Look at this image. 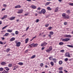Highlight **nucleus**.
<instances>
[{"mask_svg": "<svg viewBox=\"0 0 73 73\" xmlns=\"http://www.w3.org/2000/svg\"><path fill=\"white\" fill-rule=\"evenodd\" d=\"M15 42L16 44V46H17V47H19V46H20V45L21 44V42H18L17 40L15 41Z\"/></svg>", "mask_w": 73, "mask_h": 73, "instance_id": "obj_1", "label": "nucleus"}, {"mask_svg": "<svg viewBox=\"0 0 73 73\" xmlns=\"http://www.w3.org/2000/svg\"><path fill=\"white\" fill-rule=\"evenodd\" d=\"M46 12V10L44 9H43L41 10V11H40L39 12V14H42L43 13V14H44Z\"/></svg>", "mask_w": 73, "mask_h": 73, "instance_id": "obj_2", "label": "nucleus"}, {"mask_svg": "<svg viewBox=\"0 0 73 73\" xmlns=\"http://www.w3.org/2000/svg\"><path fill=\"white\" fill-rule=\"evenodd\" d=\"M38 46V44H35L34 43H33L30 45H29V46H30L31 48V47H32V46L35 47V46Z\"/></svg>", "mask_w": 73, "mask_h": 73, "instance_id": "obj_3", "label": "nucleus"}, {"mask_svg": "<svg viewBox=\"0 0 73 73\" xmlns=\"http://www.w3.org/2000/svg\"><path fill=\"white\" fill-rule=\"evenodd\" d=\"M69 40H70V38H68L63 39L62 40V41H64L65 42H67V41H68Z\"/></svg>", "mask_w": 73, "mask_h": 73, "instance_id": "obj_4", "label": "nucleus"}, {"mask_svg": "<svg viewBox=\"0 0 73 73\" xmlns=\"http://www.w3.org/2000/svg\"><path fill=\"white\" fill-rule=\"evenodd\" d=\"M52 50V46H50L49 48V49L46 50V52L49 53V52H50V51H51Z\"/></svg>", "mask_w": 73, "mask_h": 73, "instance_id": "obj_5", "label": "nucleus"}, {"mask_svg": "<svg viewBox=\"0 0 73 73\" xmlns=\"http://www.w3.org/2000/svg\"><path fill=\"white\" fill-rule=\"evenodd\" d=\"M65 57H70V53L68 52H66L65 53Z\"/></svg>", "mask_w": 73, "mask_h": 73, "instance_id": "obj_6", "label": "nucleus"}, {"mask_svg": "<svg viewBox=\"0 0 73 73\" xmlns=\"http://www.w3.org/2000/svg\"><path fill=\"white\" fill-rule=\"evenodd\" d=\"M23 9H20L17 12V13H22L23 12Z\"/></svg>", "mask_w": 73, "mask_h": 73, "instance_id": "obj_7", "label": "nucleus"}, {"mask_svg": "<svg viewBox=\"0 0 73 73\" xmlns=\"http://www.w3.org/2000/svg\"><path fill=\"white\" fill-rule=\"evenodd\" d=\"M64 37H72V36L70 35H64Z\"/></svg>", "mask_w": 73, "mask_h": 73, "instance_id": "obj_8", "label": "nucleus"}, {"mask_svg": "<svg viewBox=\"0 0 73 73\" xmlns=\"http://www.w3.org/2000/svg\"><path fill=\"white\" fill-rule=\"evenodd\" d=\"M48 43H46V42H44V43L42 44L41 45V46H44V45H47Z\"/></svg>", "mask_w": 73, "mask_h": 73, "instance_id": "obj_9", "label": "nucleus"}, {"mask_svg": "<svg viewBox=\"0 0 73 73\" xmlns=\"http://www.w3.org/2000/svg\"><path fill=\"white\" fill-rule=\"evenodd\" d=\"M1 64L2 65H6L7 64V63H6L5 62H1Z\"/></svg>", "mask_w": 73, "mask_h": 73, "instance_id": "obj_10", "label": "nucleus"}, {"mask_svg": "<svg viewBox=\"0 0 73 73\" xmlns=\"http://www.w3.org/2000/svg\"><path fill=\"white\" fill-rule=\"evenodd\" d=\"M15 18H16V17H11L9 19V20H14V19H15Z\"/></svg>", "mask_w": 73, "mask_h": 73, "instance_id": "obj_11", "label": "nucleus"}, {"mask_svg": "<svg viewBox=\"0 0 73 73\" xmlns=\"http://www.w3.org/2000/svg\"><path fill=\"white\" fill-rule=\"evenodd\" d=\"M15 40V38L14 37L12 38L10 40V41H14Z\"/></svg>", "mask_w": 73, "mask_h": 73, "instance_id": "obj_12", "label": "nucleus"}, {"mask_svg": "<svg viewBox=\"0 0 73 73\" xmlns=\"http://www.w3.org/2000/svg\"><path fill=\"white\" fill-rule=\"evenodd\" d=\"M64 19H69V16L68 15H66V16H65V17H64Z\"/></svg>", "mask_w": 73, "mask_h": 73, "instance_id": "obj_13", "label": "nucleus"}, {"mask_svg": "<svg viewBox=\"0 0 73 73\" xmlns=\"http://www.w3.org/2000/svg\"><path fill=\"white\" fill-rule=\"evenodd\" d=\"M4 68L5 70H7V71H8V70H9V68L8 67H5Z\"/></svg>", "mask_w": 73, "mask_h": 73, "instance_id": "obj_14", "label": "nucleus"}, {"mask_svg": "<svg viewBox=\"0 0 73 73\" xmlns=\"http://www.w3.org/2000/svg\"><path fill=\"white\" fill-rule=\"evenodd\" d=\"M20 7H21V6H20L19 5L16 6L15 7V8H20Z\"/></svg>", "mask_w": 73, "mask_h": 73, "instance_id": "obj_15", "label": "nucleus"}, {"mask_svg": "<svg viewBox=\"0 0 73 73\" xmlns=\"http://www.w3.org/2000/svg\"><path fill=\"white\" fill-rule=\"evenodd\" d=\"M58 11V8L57 7L55 8L54 11L55 12H57Z\"/></svg>", "mask_w": 73, "mask_h": 73, "instance_id": "obj_16", "label": "nucleus"}, {"mask_svg": "<svg viewBox=\"0 0 73 73\" xmlns=\"http://www.w3.org/2000/svg\"><path fill=\"white\" fill-rule=\"evenodd\" d=\"M29 40V39L28 38H27V39H26L25 40V43L26 44H27L28 42V40Z\"/></svg>", "mask_w": 73, "mask_h": 73, "instance_id": "obj_17", "label": "nucleus"}, {"mask_svg": "<svg viewBox=\"0 0 73 73\" xmlns=\"http://www.w3.org/2000/svg\"><path fill=\"white\" fill-rule=\"evenodd\" d=\"M47 9H48V11H50V10H52V9H51L50 8V7H48L47 8Z\"/></svg>", "mask_w": 73, "mask_h": 73, "instance_id": "obj_18", "label": "nucleus"}, {"mask_svg": "<svg viewBox=\"0 0 73 73\" xmlns=\"http://www.w3.org/2000/svg\"><path fill=\"white\" fill-rule=\"evenodd\" d=\"M50 2H47V3H46L45 4V5L46 6L48 5H49V4H50Z\"/></svg>", "mask_w": 73, "mask_h": 73, "instance_id": "obj_19", "label": "nucleus"}, {"mask_svg": "<svg viewBox=\"0 0 73 73\" xmlns=\"http://www.w3.org/2000/svg\"><path fill=\"white\" fill-rule=\"evenodd\" d=\"M49 34L51 35H53L54 34V33L52 31H51L50 32Z\"/></svg>", "mask_w": 73, "mask_h": 73, "instance_id": "obj_20", "label": "nucleus"}, {"mask_svg": "<svg viewBox=\"0 0 73 73\" xmlns=\"http://www.w3.org/2000/svg\"><path fill=\"white\" fill-rule=\"evenodd\" d=\"M59 65H61L62 64V60H60L59 61Z\"/></svg>", "mask_w": 73, "mask_h": 73, "instance_id": "obj_21", "label": "nucleus"}, {"mask_svg": "<svg viewBox=\"0 0 73 73\" xmlns=\"http://www.w3.org/2000/svg\"><path fill=\"white\" fill-rule=\"evenodd\" d=\"M10 50H11L10 48H8L6 50V52H9V51H10Z\"/></svg>", "mask_w": 73, "mask_h": 73, "instance_id": "obj_22", "label": "nucleus"}, {"mask_svg": "<svg viewBox=\"0 0 73 73\" xmlns=\"http://www.w3.org/2000/svg\"><path fill=\"white\" fill-rule=\"evenodd\" d=\"M31 7L32 8H33V9H35V8H36V7L34 5L31 6Z\"/></svg>", "mask_w": 73, "mask_h": 73, "instance_id": "obj_23", "label": "nucleus"}, {"mask_svg": "<svg viewBox=\"0 0 73 73\" xmlns=\"http://www.w3.org/2000/svg\"><path fill=\"white\" fill-rule=\"evenodd\" d=\"M67 46L69 48H73V46L71 45H67Z\"/></svg>", "mask_w": 73, "mask_h": 73, "instance_id": "obj_24", "label": "nucleus"}, {"mask_svg": "<svg viewBox=\"0 0 73 73\" xmlns=\"http://www.w3.org/2000/svg\"><path fill=\"white\" fill-rule=\"evenodd\" d=\"M50 64L52 65V66H54V63L53 62H51Z\"/></svg>", "mask_w": 73, "mask_h": 73, "instance_id": "obj_25", "label": "nucleus"}, {"mask_svg": "<svg viewBox=\"0 0 73 73\" xmlns=\"http://www.w3.org/2000/svg\"><path fill=\"white\" fill-rule=\"evenodd\" d=\"M19 65H23V63L21 62H19L18 63Z\"/></svg>", "mask_w": 73, "mask_h": 73, "instance_id": "obj_26", "label": "nucleus"}, {"mask_svg": "<svg viewBox=\"0 0 73 73\" xmlns=\"http://www.w3.org/2000/svg\"><path fill=\"white\" fill-rule=\"evenodd\" d=\"M63 44H64L63 42H60L59 44V45H63Z\"/></svg>", "mask_w": 73, "mask_h": 73, "instance_id": "obj_27", "label": "nucleus"}, {"mask_svg": "<svg viewBox=\"0 0 73 73\" xmlns=\"http://www.w3.org/2000/svg\"><path fill=\"white\" fill-rule=\"evenodd\" d=\"M36 57V55H33L31 57V59H32V58H34Z\"/></svg>", "mask_w": 73, "mask_h": 73, "instance_id": "obj_28", "label": "nucleus"}, {"mask_svg": "<svg viewBox=\"0 0 73 73\" xmlns=\"http://www.w3.org/2000/svg\"><path fill=\"white\" fill-rule=\"evenodd\" d=\"M7 31L8 32L11 33L12 32V30L10 29H8Z\"/></svg>", "mask_w": 73, "mask_h": 73, "instance_id": "obj_29", "label": "nucleus"}, {"mask_svg": "<svg viewBox=\"0 0 73 73\" xmlns=\"http://www.w3.org/2000/svg\"><path fill=\"white\" fill-rule=\"evenodd\" d=\"M62 16L63 17H65L66 16V14L63 13L62 14Z\"/></svg>", "mask_w": 73, "mask_h": 73, "instance_id": "obj_30", "label": "nucleus"}, {"mask_svg": "<svg viewBox=\"0 0 73 73\" xmlns=\"http://www.w3.org/2000/svg\"><path fill=\"white\" fill-rule=\"evenodd\" d=\"M8 26V25H7L6 26L3 27L2 29V30H3V29H5L6 28H7V27Z\"/></svg>", "mask_w": 73, "mask_h": 73, "instance_id": "obj_31", "label": "nucleus"}, {"mask_svg": "<svg viewBox=\"0 0 73 73\" xmlns=\"http://www.w3.org/2000/svg\"><path fill=\"white\" fill-rule=\"evenodd\" d=\"M62 69H63V68L60 67L58 68V69L59 70H62Z\"/></svg>", "mask_w": 73, "mask_h": 73, "instance_id": "obj_32", "label": "nucleus"}, {"mask_svg": "<svg viewBox=\"0 0 73 73\" xmlns=\"http://www.w3.org/2000/svg\"><path fill=\"white\" fill-rule=\"evenodd\" d=\"M12 64H10L8 65V66L9 67H12Z\"/></svg>", "mask_w": 73, "mask_h": 73, "instance_id": "obj_33", "label": "nucleus"}, {"mask_svg": "<svg viewBox=\"0 0 73 73\" xmlns=\"http://www.w3.org/2000/svg\"><path fill=\"white\" fill-rule=\"evenodd\" d=\"M9 35L8 33H6L5 35V36H8Z\"/></svg>", "mask_w": 73, "mask_h": 73, "instance_id": "obj_34", "label": "nucleus"}, {"mask_svg": "<svg viewBox=\"0 0 73 73\" xmlns=\"http://www.w3.org/2000/svg\"><path fill=\"white\" fill-rule=\"evenodd\" d=\"M53 61H54V62H56V59H53Z\"/></svg>", "mask_w": 73, "mask_h": 73, "instance_id": "obj_35", "label": "nucleus"}, {"mask_svg": "<svg viewBox=\"0 0 73 73\" xmlns=\"http://www.w3.org/2000/svg\"><path fill=\"white\" fill-rule=\"evenodd\" d=\"M69 5H71V6H73V3H70L68 4Z\"/></svg>", "mask_w": 73, "mask_h": 73, "instance_id": "obj_36", "label": "nucleus"}, {"mask_svg": "<svg viewBox=\"0 0 73 73\" xmlns=\"http://www.w3.org/2000/svg\"><path fill=\"white\" fill-rule=\"evenodd\" d=\"M15 33L16 35H18L19 34V32H18V31H16L15 32Z\"/></svg>", "mask_w": 73, "mask_h": 73, "instance_id": "obj_37", "label": "nucleus"}, {"mask_svg": "<svg viewBox=\"0 0 73 73\" xmlns=\"http://www.w3.org/2000/svg\"><path fill=\"white\" fill-rule=\"evenodd\" d=\"M3 68H0V71L1 72L2 71H3Z\"/></svg>", "mask_w": 73, "mask_h": 73, "instance_id": "obj_38", "label": "nucleus"}, {"mask_svg": "<svg viewBox=\"0 0 73 73\" xmlns=\"http://www.w3.org/2000/svg\"><path fill=\"white\" fill-rule=\"evenodd\" d=\"M40 65V66H41V67H42V66H43L44 65V64H43V63H41Z\"/></svg>", "mask_w": 73, "mask_h": 73, "instance_id": "obj_39", "label": "nucleus"}, {"mask_svg": "<svg viewBox=\"0 0 73 73\" xmlns=\"http://www.w3.org/2000/svg\"><path fill=\"white\" fill-rule=\"evenodd\" d=\"M60 52H62V53H64V50H61L60 51Z\"/></svg>", "mask_w": 73, "mask_h": 73, "instance_id": "obj_40", "label": "nucleus"}, {"mask_svg": "<svg viewBox=\"0 0 73 73\" xmlns=\"http://www.w3.org/2000/svg\"><path fill=\"white\" fill-rule=\"evenodd\" d=\"M17 68L16 67V66H14V68L13 69V70H15V69H16Z\"/></svg>", "mask_w": 73, "mask_h": 73, "instance_id": "obj_41", "label": "nucleus"}, {"mask_svg": "<svg viewBox=\"0 0 73 73\" xmlns=\"http://www.w3.org/2000/svg\"><path fill=\"white\" fill-rule=\"evenodd\" d=\"M52 27H48V30H50L51 29H52Z\"/></svg>", "mask_w": 73, "mask_h": 73, "instance_id": "obj_42", "label": "nucleus"}, {"mask_svg": "<svg viewBox=\"0 0 73 73\" xmlns=\"http://www.w3.org/2000/svg\"><path fill=\"white\" fill-rule=\"evenodd\" d=\"M68 60V58H66L64 59V61H67Z\"/></svg>", "mask_w": 73, "mask_h": 73, "instance_id": "obj_43", "label": "nucleus"}, {"mask_svg": "<svg viewBox=\"0 0 73 73\" xmlns=\"http://www.w3.org/2000/svg\"><path fill=\"white\" fill-rule=\"evenodd\" d=\"M49 59L50 60H52V57H49Z\"/></svg>", "mask_w": 73, "mask_h": 73, "instance_id": "obj_44", "label": "nucleus"}, {"mask_svg": "<svg viewBox=\"0 0 73 73\" xmlns=\"http://www.w3.org/2000/svg\"><path fill=\"white\" fill-rule=\"evenodd\" d=\"M46 27H48L49 26V24H47L45 25Z\"/></svg>", "mask_w": 73, "mask_h": 73, "instance_id": "obj_45", "label": "nucleus"}, {"mask_svg": "<svg viewBox=\"0 0 73 73\" xmlns=\"http://www.w3.org/2000/svg\"><path fill=\"white\" fill-rule=\"evenodd\" d=\"M3 17H4V19H5V18H7V15L4 16Z\"/></svg>", "mask_w": 73, "mask_h": 73, "instance_id": "obj_46", "label": "nucleus"}, {"mask_svg": "<svg viewBox=\"0 0 73 73\" xmlns=\"http://www.w3.org/2000/svg\"><path fill=\"white\" fill-rule=\"evenodd\" d=\"M39 21V19H37L36 20V23H38Z\"/></svg>", "mask_w": 73, "mask_h": 73, "instance_id": "obj_47", "label": "nucleus"}, {"mask_svg": "<svg viewBox=\"0 0 73 73\" xmlns=\"http://www.w3.org/2000/svg\"><path fill=\"white\" fill-rule=\"evenodd\" d=\"M3 6L4 7H7V5H6L5 4H4L3 5Z\"/></svg>", "mask_w": 73, "mask_h": 73, "instance_id": "obj_48", "label": "nucleus"}, {"mask_svg": "<svg viewBox=\"0 0 73 73\" xmlns=\"http://www.w3.org/2000/svg\"><path fill=\"white\" fill-rule=\"evenodd\" d=\"M11 35H12L13 36H14L15 35V33H11Z\"/></svg>", "mask_w": 73, "mask_h": 73, "instance_id": "obj_49", "label": "nucleus"}, {"mask_svg": "<svg viewBox=\"0 0 73 73\" xmlns=\"http://www.w3.org/2000/svg\"><path fill=\"white\" fill-rule=\"evenodd\" d=\"M0 44H3V42H2L1 41H0Z\"/></svg>", "mask_w": 73, "mask_h": 73, "instance_id": "obj_50", "label": "nucleus"}, {"mask_svg": "<svg viewBox=\"0 0 73 73\" xmlns=\"http://www.w3.org/2000/svg\"><path fill=\"white\" fill-rule=\"evenodd\" d=\"M5 9L3 8L1 10V11H5Z\"/></svg>", "mask_w": 73, "mask_h": 73, "instance_id": "obj_51", "label": "nucleus"}, {"mask_svg": "<svg viewBox=\"0 0 73 73\" xmlns=\"http://www.w3.org/2000/svg\"><path fill=\"white\" fill-rule=\"evenodd\" d=\"M41 9V8L40 7H38L37 9V10H40Z\"/></svg>", "mask_w": 73, "mask_h": 73, "instance_id": "obj_52", "label": "nucleus"}, {"mask_svg": "<svg viewBox=\"0 0 73 73\" xmlns=\"http://www.w3.org/2000/svg\"><path fill=\"white\" fill-rule=\"evenodd\" d=\"M29 27H27L26 29V31H28V30L29 29Z\"/></svg>", "mask_w": 73, "mask_h": 73, "instance_id": "obj_53", "label": "nucleus"}, {"mask_svg": "<svg viewBox=\"0 0 73 73\" xmlns=\"http://www.w3.org/2000/svg\"><path fill=\"white\" fill-rule=\"evenodd\" d=\"M64 25H66V24H67V22H65L64 23Z\"/></svg>", "mask_w": 73, "mask_h": 73, "instance_id": "obj_54", "label": "nucleus"}, {"mask_svg": "<svg viewBox=\"0 0 73 73\" xmlns=\"http://www.w3.org/2000/svg\"><path fill=\"white\" fill-rule=\"evenodd\" d=\"M44 48H45V47H42V50H44Z\"/></svg>", "mask_w": 73, "mask_h": 73, "instance_id": "obj_55", "label": "nucleus"}, {"mask_svg": "<svg viewBox=\"0 0 73 73\" xmlns=\"http://www.w3.org/2000/svg\"><path fill=\"white\" fill-rule=\"evenodd\" d=\"M36 36H34L33 38V39H34V38H36Z\"/></svg>", "mask_w": 73, "mask_h": 73, "instance_id": "obj_56", "label": "nucleus"}, {"mask_svg": "<svg viewBox=\"0 0 73 73\" xmlns=\"http://www.w3.org/2000/svg\"><path fill=\"white\" fill-rule=\"evenodd\" d=\"M67 13H70V10H68L67 11Z\"/></svg>", "mask_w": 73, "mask_h": 73, "instance_id": "obj_57", "label": "nucleus"}, {"mask_svg": "<svg viewBox=\"0 0 73 73\" xmlns=\"http://www.w3.org/2000/svg\"><path fill=\"white\" fill-rule=\"evenodd\" d=\"M25 16H28V13H26L25 14Z\"/></svg>", "mask_w": 73, "mask_h": 73, "instance_id": "obj_58", "label": "nucleus"}, {"mask_svg": "<svg viewBox=\"0 0 73 73\" xmlns=\"http://www.w3.org/2000/svg\"><path fill=\"white\" fill-rule=\"evenodd\" d=\"M64 71L65 72V73H68V71H66V70H64Z\"/></svg>", "mask_w": 73, "mask_h": 73, "instance_id": "obj_59", "label": "nucleus"}, {"mask_svg": "<svg viewBox=\"0 0 73 73\" xmlns=\"http://www.w3.org/2000/svg\"><path fill=\"white\" fill-rule=\"evenodd\" d=\"M51 35L50 34V35H48V37H50H50H51Z\"/></svg>", "mask_w": 73, "mask_h": 73, "instance_id": "obj_60", "label": "nucleus"}, {"mask_svg": "<svg viewBox=\"0 0 73 73\" xmlns=\"http://www.w3.org/2000/svg\"><path fill=\"white\" fill-rule=\"evenodd\" d=\"M10 55H11V54H7V56H10Z\"/></svg>", "mask_w": 73, "mask_h": 73, "instance_id": "obj_61", "label": "nucleus"}, {"mask_svg": "<svg viewBox=\"0 0 73 73\" xmlns=\"http://www.w3.org/2000/svg\"><path fill=\"white\" fill-rule=\"evenodd\" d=\"M5 70L3 71V72H2L1 73H5Z\"/></svg>", "mask_w": 73, "mask_h": 73, "instance_id": "obj_62", "label": "nucleus"}, {"mask_svg": "<svg viewBox=\"0 0 73 73\" xmlns=\"http://www.w3.org/2000/svg\"><path fill=\"white\" fill-rule=\"evenodd\" d=\"M59 73H63V72L62 71H60L59 72Z\"/></svg>", "mask_w": 73, "mask_h": 73, "instance_id": "obj_63", "label": "nucleus"}, {"mask_svg": "<svg viewBox=\"0 0 73 73\" xmlns=\"http://www.w3.org/2000/svg\"><path fill=\"white\" fill-rule=\"evenodd\" d=\"M4 19L5 18H4V17H3L2 18H1V20H4Z\"/></svg>", "mask_w": 73, "mask_h": 73, "instance_id": "obj_64", "label": "nucleus"}]
</instances>
